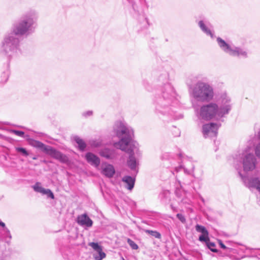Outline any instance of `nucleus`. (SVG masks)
Segmentation results:
<instances>
[{
    "label": "nucleus",
    "instance_id": "f257e3e1",
    "mask_svg": "<svg viewBox=\"0 0 260 260\" xmlns=\"http://www.w3.org/2000/svg\"><path fill=\"white\" fill-rule=\"evenodd\" d=\"M38 15L30 10L14 24L12 31L5 35L0 45V53L9 61L17 59L22 54L20 40L17 36L27 37L35 32L37 26Z\"/></svg>",
    "mask_w": 260,
    "mask_h": 260
},
{
    "label": "nucleus",
    "instance_id": "f03ea898",
    "mask_svg": "<svg viewBox=\"0 0 260 260\" xmlns=\"http://www.w3.org/2000/svg\"><path fill=\"white\" fill-rule=\"evenodd\" d=\"M113 133L119 139L113 146L117 149L130 154L127 160L128 166L132 170H137L138 162L134 156V152L138 150V144L133 141L134 131L124 122L118 121L113 126Z\"/></svg>",
    "mask_w": 260,
    "mask_h": 260
},
{
    "label": "nucleus",
    "instance_id": "7ed1b4c3",
    "mask_svg": "<svg viewBox=\"0 0 260 260\" xmlns=\"http://www.w3.org/2000/svg\"><path fill=\"white\" fill-rule=\"evenodd\" d=\"M218 104L219 107L216 104L213 103L202 106L197 113L198 118L208 121L217 115L221 117L228 113V98L225 95L219 100Z\"/></svg>",
    "mask_w": 260,
    "mask_h": 260
},
{
    "label": "nucleus",
    "instance_id": "20e7f679",
    "mask_svg": "<svg viewBox=\"0 0 260 260\" xmlns=\"http://www.w3.org/2000/svg\"><path fill=\"white\" fill-rule=\"evenodd\" d=\"M214 93L213 87L208 83L199 81L192 90V96L197 101L208 102L213 100Z\"/></svg>",
    "mask_w": 260,
    "mask_h": 260
},
{
    "label": "nucleus",
    "instance_id": "39448f33",
    "mask_svg": "<svg viewBox=\"0 0 260 260\" xmlns=\"http://www.w3.org/2000/svg\"><path fill=\"white\" fill-rule=\"evenodd\" d=\"M30 144L32 146L40 149L46 154L59 160L61 162H67L68 161V158L66 155L53 149L50 146H47L43 143L36 140H32Z\"/></svg>",
    "mask_w": 260,
    "mask_h": 260
},
{
    "label": "nucleus",
    "instance_id": "423d86ee",
    "mask_svg": "<svg viewBox=\"0 0 260 260\" xmlns=\"http://www.w3.org/2000/svg\"><path fill=\"white\" fill-rule=\"evenodd\" d=\"M175 92L173 86L169 83L164 85L162 89V100L160 105L163 108L171 106L174 100Z\"/></svg>",
    "mask_w": 260,
    "mask_h": 260
},
{
    "label": "nucleus",
    "instance_id": "0eeeda50",
    "mask_svg": "<svg viewBox=\"0 0 260 260\" xmlns=\"http://www.w3.org/2000/svg\"><path fill=\"white\" fill-rule=\"evenodd\" d=\"M242 164L245 172L252 171L255 169L256 159L254 155L250 152L249 148L246 149L243 154Z\"/></svg>",
    "mask_w": 260,
    "mask_h": 260
},
{
    "label": "nucleus",
    "instance_id": "6e6552de",
    "mask_svg": "<svg viewBox=\"0 0 260 260\" xmlns=\"http://www.w3.org/2000/svg\"><path fill=\"white\" fill-rule=\"evenodd\" d=\"M219 125L217 123L211 122L203 125L202 132L205 138L215 137L217 134V131Z\"/></svg>",
    "mask_w": 260,
    "mask_h": 260
},
{
    "label": "nucleus",
    "instance_id": "1a4fd4ad",
    "mask_svg": "<svg viewBox=\"0 0 260 260\" xmlns=\"http://www.w3.org/2000/svg\"><path fill=\"white\" fill-rule=\"evenodd\" d=\"M229 55L246 58L248 57V51L246 49L236 47L229 43Z\"/></svg>",
    "mask_w": 260,
    "mask_h": 260
},
{
    "label": "nucleus",
    "instance_id": "9d476101",
    "mask_svg": "<svg viewBox=\"0 0 260 260\" xmlns=\"http://www.w3.org/2000/svg\"><path fill=\"white\" fill-rule=\"evenodd\" d=\"M198 25L201 30L207 36H210L211 39L216 38L215 32L212 28V26L203 20H200L198 22Z\"/></svg>",
    "mask_w": 260,
    "mask_h": 260
},
{
    "label": "nucleus",
    "instance_id": "9b49d317",
    "mask_svg": "<svg viewBox=\"0 0 260 260\" xmlns=\"http://www.w3.org/2000/svg\"><path fill=\"white\" fill-rule=\"evenodd\" d=\"M115 173L114 167L108 163H103L101 166V173L108 178H112Z\"/></svg>",
    "mask_w": 260,
    "mask_h": 260
},
{
    "label": "nucleus",
    "instance_id": "f8f14e48",
    "mask_svg": "<svg viewBox=\"0 0 260 260\" xmlns=\"http://www.w3.org/2000/svg\"><path fill=\"white\" fill-rule=\"evenodd\" d=\"M33 188L36 192H40L42 194H45L48 198H50L52 199L54 198V194L51 190L49 189H45L43 188L41 186V184L39 182H37L34 185Z\"/></svg>",
    "mask_w": 260,
    "mask_h": 260
},
{
    "label": "nucleus",
    "instance_id": "ddd939ff",
    "mask_svg": "<svg viewBox=\"0 0 260 260\" xmlns=\"http://www.w3.org/2000/svg\"><path fill=\"white\" fill-rule=\"evenodd\" d=\"M77 222L80 225L86 227H91L92 225V221L86 214L79 215L77 218Z\"/></svg>",
    "mask_w": 260,
    "mask_h": 260
},
{
    "label": "nucleus",
    "instance_id": "4468645a",
    "mask_svg": "<svg viewBox=\"0 0 260 260\" xmlns=\"http://www.w3.org/2000/svg\"><path fill=\"white\" fill-rule=\"evenodd\" d=\"M85 158L88 163L97 168L100 164V159L92 153L88 152L85 155Z\"/></svg>",
    "mask_w": 260,
    "mask_h": 260
},
{
    "label": "nucleus",
    "instance_id": "2eb2a0df",
    "mask_svg": "<svg viewBox=\"0 0 260 260\" xmlns=\"http://www.w3.org/2000/svg\"><path fill=\"white\" fill-rule=\"evenodd\" d=\"M100 155L108 159H111L115 157V151L107 148L102 149L99 151Z\"/></svg>",
    "mask_w": 260,
    "mask_h": 260
},
{
    "label": "nucleus",
    "instance_id": "dca6fc26",
    "mask_svg": "<svg viewBox=\"0 0 260 260\" xmlns=\"http://www.w3.org/2000/svg\"><path fill=\"white\" fill-rule=\"evenodd\" d=\"M249 187H253L256 189V190L260 193V180L257 177H253L249 180L248 183ZM260 204V200L258 201Z\"/></svg>",
    "mask_w": 260,
    "mask_h": 260
},
{
    "label": "nucleus",
    "instance_id": "f3484780",
    "mask_svg": "<svg viewBox=\"0 0 260 260\" xmlns=\"http://www.w3.org/2000/svg\"><path fill=\"white\" fill-rule=\"evenodd\" d=\"M122 181L125 182L126 184V188L129 190H132L135 184V179L131 176H124L122 178Z\"/></svg>",
    "mask_w": 260,
    "mask_h": 260
},
{
    "label": "nucleus",
    "instance_id": "a211bd4d",
    "mask_svg": "<svg viewBox=\"0 0 260 260\" xmlns=\"http://www.w3.org/2000/svg\"><path fill=\"white\" fill-rule=\"evenodd\" d=\"M216 41L220 48L224 52H228V43L220 37L216 38Z\"/></svg>",
    "mask_w": 260,
    "mask_h": 260
},
{
    "label": "nucleus",
    "instance_id": "6ab92c4d",
    "mask_svg": "<svg viewBox=\"0 0 260 260\" xmlns=\"http://www.w3.org/2000/svg\"><path fill=\"white\" fill-rule=\"evenodd\" d=\"M74 139L75 141L78 144V147L79 149L81 151H83L86 146V145L85 143L84 142V141L82 139H81L80 137H79L78 136H75L74 138Z\"/></svg>",
    "mask_w": 260,
    "mask_h": 260
},
{
    "label": "nucleus",
    "instance_id": "aec40b11",
    "mask_svg": "<svg viewBox=\"0 0 260 260\" xmlns=\"http://www.w3.org/2000/svg\"><path fill=\"white\" fill-rule=\"evenodd\" d=\"M145 232L147 234L150 235L151 236H152L156 238L160 239L161 238L160 234L156 231L145 230Z\"/></svg>",
    "mask_w": 260,
    "mask_h": 260
},
{
    "label": "nucleus",
    "instance_id": "412c9836",
    "mask_svg": "<svg viewBox=\"0 0 260 260\" xmlns=\"http://www.w3.org/2000/svg\"><path fill=\"white\" fill-rule=\"evenodd\" d=\"M97 252V254L94 255L95 260H102L106 257V254L102 251V249Z\"/></svg>",
    "mask_w": 260,
    "mask_h": 260
},
{
    "label": "nucleus",
    "instance_id": "4be33fe9",
    "mask_svg": "<svg viewBox=\"0 0 260 260\" xmlns=\"http://www.w3.org/2000/svg\"><path fill=\"white\" fill-rule=\"evenodd\" d=\"M15 149L17 152L20 153L23 156H27L29 155V152L24 148L16 147Z\"/></svg>",
    "mask_w": 260,
    "mask_h": 260
},
{
    "label": "nucleus",
    "instance_id": "5701e85b",
    "mask_svg": "<svg viewBox=\"0 0 260 260\" xmlns=\"http://www.w3.org/2000/svg\"><path fill=\"white\" fill-rule=\"evenodd\" d=\"M196 230L198 232L201 233L202 234H207V233H208V231L204 226L199 224L196 226Z\"/></svg>",
    "mask_w": 260,
    "mask_h": 260
},
{
    "label": "nucleus",
    "instance_id": "b1692460",
    "mask_svg": "<svg viewBox=\"0 0 260 260\" xmlns=\"http://www.w3.org/2000/svg\"><path fill=\"white\" fill-rule=\"evenodd\" d=\"M208 234V233L207 234H202L199 237V240L201 242H205L207 244L210 241Z\"/></svg>",
    "mask_w": 260,
    "mask_h": 260
},
{
    "label": "nucleus",
    "instance_id": "393cba45",
    "mask_svg": "<svg viewBox=\"0 0 260 260\" xmlns=\"http://www.w3.org/2000/svg\"><path fill=\"white\" fill-rule=\"evenodd\" d=\"M127 243L131 246V247L134 250H137L138 249L139 247L138 245L132 240L130 239H127Z\"/></svg>",
    "mask_w": 260,
    "mask_h": 260
},
{
    "label": "nucleus",
    "instance_id": "a878e982",
    "mask_svg": "<svg viewBox=\"0 0 260 260\" xmlns=\"http://www.w3.org/2000/svg\"><path fill=\"white\" fill-rule=\"evenodd\" d=\"M89 245L91 246L96 252L102 250V247L97 243L91 242L89 243Z\"/></svg>",
    "mask_w": 260,
    "mask_h": 260
},
{
    "label": "nucleus",
    "instance_id": "bb28decb",
    "mask_svg": "<svg viewBox=\"0 0 260 260\" xmlns=\"http://www.w3.org/2000/svg\"><path fill=\"white\" fill-rule=\"evenodd\" d=\"M207 246L209 249L211 250L212 252H216V249L214 248L215 246V244L213 242H210V241L206 244Z\"/></svg>",
    "mask_w": 260,
    "mask_h": 260
},
{
    "label": "nucleus",
    "instance_id": "cd10ccee",
    "mask_svg": "<svg viewBox=\"0 0 260 260\" xmlns=\"http://www.w3.org/2000/svg\"><path fill=\"white\" fill-rule=\"evenodd\" d=\"M90 145L93 147H99L102 145V142L100 140L98 141H92L90 142Z\"/></svg>",
    "mask_w": 260,
    "mask_h": 260
},
{
    "label": "nucleus",
    "instance_id": "c85d7f7f",
    "mask_svg": "<svg viewBox=\"0 0 260 260\" xmlns=\"http://www.w3.org/2000/svg\"><path fill=\"white\" fill-rule=\"evenodd\" d=\"M12 133L18 136L21 137H23L24 135V133L23 132L17 131V130H12Z\"/></svg>",
    "mask_w": 260,
    "mask_h": 260
},
{
    "label": "nucleus",
    "instance_id": "c756f323",
    "mask_svg": "<svg viewBox=\"0 0 260 260\" xmlns=\"http://www.w3.org/2000/svg\"><path fill=\"white\" fill-rule=\"evenodd\" d=\"M255 153L258 158H260V143L255 147Z\"/></svg>",
    "mask_w": 260,
    "mask_h": 260
},
{
    "label": "nucleus",
    "instance_id": "7c9ffc66",
    "mask_svg": "<svg viewBox=\"0 0 260 260\" xmlns=\"http://www.w3.org/2000/svg\"><path fill=\"white\" fill-rule=\"evenodd\" d=\"M194 167L193 166L192 167V168L190 170H188L186 168H184V172L186 173V174H192V176H194V175L193 174V171H194Z\"/></svg>",
    "mask_w": 260,
    "mask_h": 260
},
{
    "label": "nucleus",
    "instance_id": "2f4dec72",
    "mask_svg": "<svg viewBox=\"0 0 260 260\" xmlns=\"http://www.w3.org/2000/svg\"><path fill=\"white\" fill-rule=\"evenodd\" d=\"M0 225L5 228V231L9 235L10 238H11L10 235V231L6 228H5V224L3 222L0 221Z\"/></svg>",
    "mask_w": 260,
    "mask_h": 260
},
{
    "label": "nucleus",
    "instance_id": "473e14b6",
    "mask_svg": "<svg viewBox=\"0 0 260 260\" xmlns=\"http://www.w3.org/2000/svg\"><path fill=\"white\" fill-rule=\"evenodd\" d=\"M177 217L182 223L185 222V218L182 214L178 213L177 214Z\"/></svg>",
    "mask_w": 260,
    "mask_h": 260
},
{
    "label": "nucleus",
    "instance_id": "72a5a7b5",
    "mask_svg": "<svg viewBox=\"0 0 260 260\" xmlns=\"http://www.w3.org/2000/svg\"><path fill=\"white\" fill-rule=\"evenodd\" d=\"M92 111H88L86 112H85L83 113V115L85 117H88L92 115Z\"/></svg>",
    "mask_w": 260,
    "mask_h": 260
},
{
    "label": "nucleus",
    "instance_id": "f704fd0d",
    "mask_svg": "<svg viewBox=\"0 0 260 260\" xmlns=\"http://www.w3.org/2000/svg\"><path fill=\"white\" fill-rule=\"evenodd\" d=\"M257 138L258 139L259 141H260V130L257 134Z\"/></svg>",
    "mask_w": 260,
    "mask_h": 260
},
{
    "label": "nucleus",
    "instance_id": "c9c22d12",
    "mask_svg": "<svg viewBox=\"0 0 260 260\" xmlns=\"http://www.w3.org/2000/svg\"><path fill=\"white\" fill-rule=\"evenodd\" d=\"M220 245H221V247L223 248H225V246L222 243L220 244Z\"/></svg>",
    "mask_w": 260,
    "mask_h": 260
},
{
    "label": "nucleus",
    "instance_id": "e433bc0d",
    "mask_svg": "<svg viewBox=\"0 0 260 260\" xmlns=\"http://www.w3.org/2000/svg\"><path fill=\"white\" fill-rule=\"evenodd\" d=\"M32 159H34V160H36L37 159V157L36 156H34L32 157Z\"/></svg>",
    "mask_w": 260,
    "mask_h": 260
},
{
    "label": "nucleus",
    "instance_id": "4c0bfd02",
    "mask_svg": "<svg viewBox=\"0 0 260 260\" xmlns=\"http://www.w3.org/2000/svg\"><path fill=\"white\" fill-rule=\"evenodd\" d=\"M228 249H229V250L230 249H232V248H230L229 247V248H228Z\"/></svg>",
    "mask_w": 260,
    "mask_h": 260
}]
</instances>
